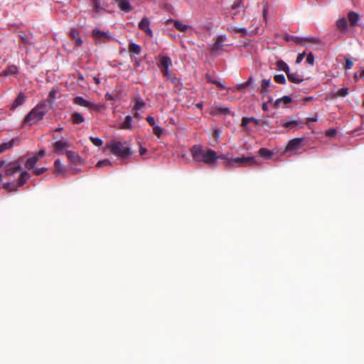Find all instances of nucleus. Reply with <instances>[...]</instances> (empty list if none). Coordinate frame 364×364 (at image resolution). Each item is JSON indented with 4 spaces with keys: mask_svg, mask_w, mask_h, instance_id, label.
<instances>
[{
    "mask_svg": "<svg viewBox=\"0 0 364 364\" xmlns=\"http://www.w3.org/2000/svg\"><path fill=\"white\" fill-rule=\"evenodd\" d=\"M257 164L255 157H237L228 161L229 166H241L247 165Z\"/></svg>",
    "mask_w": 364,
    "mask_h": 364,
    "instance_id": "obj_5",
    "label": "nucleus"
},
{
    "mask_svg": "<svg viewBox=\"0 0 364 364\" xmlns=\"http://www.w3.org/2000/svg\"><path fill=\"white\" fill-rule=\"evenodd\" d=\"M287 77L289 81L294 83H300L303 82L304 79L301 75H299L297 72L291 73L290 70L287 74Z\"/></svg>",
    "mask_w": 364,
    "mask_h": 364,
    "instance_id": "obj_13",
    "label": "nucleus"
},
{
    "mask_svg": "<svg viewBox=\"0 0 364 364\" xmlns=\"http://www.w3.org/2000/svg\"><path fill=\"white\" fill-rule=\"evenodd\" d=\"M293 40L297 44H299V45H301V46H305L306 45V43L304 42V38L294 37L293 38Z\"/></svg>",
    "mask_w": 364,
    "mask_h": 364,
    "instance_id": "obj_49",
    "label": "nucleus"
},
{
    "mask_svg": "<svg viewBox=\"0 0 364 364\" xmlns=\"http://www.w3.org/2000/svg\"><path fill=\"white\" fill-rule=\"evenodd\" d=\"M193 159L196 162L213 164L218 159L216 152L210 149H203L201 146H193L191 149Z\"/></svg>",
    "mask_w": 364,
    "mask_h": 364,
    "instance_id": "obj_1",
    "label": "nucleus"
},
{
    "mask_svg": "<svg viewBox=\"0 0 364 364\" xmlns=\"http://www.w3.org/2000/svg\"><path fill=\"white\" fill-rule=\"evenodd\" d=\"M259 154L262 157L265 159H270L273 155V153L271 151L265 148H261L259 151Z\"/></svg>",
    "mask_w": 364,
    "mask_h": 364,
    "instance_id": "obj_34",
    "label": "nucleus"
},
{
    "mask_svg": "<svg viewBox=\"0 0 364 364\" xmlns=\"http://www.w3.org/2000/svg\"><path fill=\"white\" fill-rule=\"evenodd\" d=\"M106 148L109 149L112 154L122 159L128 158L131 155V150L126 142L112 141L107 145Z\"/></svg>",
    "mask_w": 364,
    "mask_h": 364,
    "instance_id": "obj_3",
    "label": "nucleus"
},
{
    "mask_svg": "<svg viewBox=\"0 0 364 364\" xmlns=\"http://www.w3.org/2000/svg\"><path fill=\"white\" fill-rule=\"evenodd\" d=\"M3 187L8 190L9 191H16L17 188V186L14 183H6L4 184Z\"/></svg>",
    "mask_w": 364,
    "mask_h": 364,
    "instance_id": "obj_41",
    "label": "nucleus"
},
{
    "mask_svg": "<svg viewBox=\"0 0 364 364\" xmlns=\"http://www.w3.org/2000/svg\"><path fill=\"white\" fill-rule=\"evenodd\" d=\"M291 102V99L288 96H284L280 99H278L275 102V106L278 107L280 103H284V105L289 104Z\"/></svg>",
    "mask_w": 364,
    "mask_h": 364,
    "instance_id": "obj_38",
    "label": "nucleus"
},
{
    "mask_svg": "<svg viewBox=\"0 0 364 364\" xmlns=\"http://www.w3.org/2000/svg\"><path fill=\"white\" fill-rule=\"evenodd\" d=\"M145 107V102L140 97H136L134 101V105L133 107V111H140L142 110Z\"/></svg>",
    "mask_w": 364,
    "mask_h": 364,
    "instance_id": "obj_21",
    "label": "nucleus"
},
{
    "mask_svg": "<svg viewBox=\"0 0 364 364\" xmlns=\"http://www.w3.org/2000/svg\"><path fill=\"white\" fill-rule=\"evenodd\" d=\"M262 109L264 110V111L267 110V109H268L267 105L265 102L262 104Z\"/></svg>",
    "mask_w": 364,
    "mask_h": 364,
    "instance_id": "obj_64",
    "label": "nucleus"
},
{
    "mask_svg": "<svg viewBox=\"0 0 364 364\" xmlns=\"http://www.w3.org/2000/svg\"><path fill=\"white\" fill-rule=\"evenodd\" d=\"M90 139L92 144L96 146H100L103 144L102 140L98 137L90 136Z\"/></svg>",
    "mask_w": 364,
    "mask_h": 364,
    "instance_id": "obj_40",
    "label": "nucleus"
},
{
    "mask_svg": "<svg viewBox=\"0 0 364 364\" xmlns=\"http://www.w3.org/2000/svg\"><path fill=\"white\" fill-rule=\"evenodd\" d=\"M353 63L350 59H349V58L346 59L345 67L346 69H350L353 67Z\"/></svg>",
    "mask_w": 364,
    "mask_h": 364,
    "instance_id": "obj_52",
    "label": "nucleus"
},
{
    "mask_svg": "<svg viewBox=\"0 0 364 364\" xmlns=\"http://www.w3.org/2000/svg\"><path fill=\"white\" fill-rule=\"evenodd\" d=\"M70 37L75 41V46H80L82 43V40L80 36L79 32L75 29H72L70 32Z\"/></svg>",
    "mask_w": 364,
    "mask_h": 364,
    "instance_id": "obj_19",
    "label": "nucleus"
},
{
    "mask_svg": "<svg viewBox=\"0 0 364 364\" xmlns=\"http://www.w3.org/2000/svg\"><path fill=\"white\" fill-rule=\"evenodd\" d=\"M18 68L15 65L9 66L5 70H4L0 75L1 76H9L17 73Z\"/></svg>",
    "mask_w": 364,
    "mask_h": 364,
    "instance_id": "obj_23",
    "label": "nucleus"
},
{
    "mask_svg": "<svg viewBox=\"0 0 364 364\" xmlns=\"http://www.w3.org/2000/svg\"><path fill=\"white\" fill-rule=\"evenodd\" d=\"M146 120L149 122V124L151 126H155V120L153 117L149 116L146 117Z\"/></svg>",
    "mask_w": 364,
    "mask_h": 364,
    "instance_id": "obj_57",
    "label": "nucleus"
},
{
    "mask_svg": "<svg viewBox=\"0 0 364 364\" xmlns=\"http://www.w3.org/2000/svg\"><path fill=\"white\" fill-rule=\"evenodd\" d=\"M306 62L311 65H313L314 63V57L311 53H309L306 56Z\"/></svg>",
    "mask_w": 364,
    "mask_h": 364,
    "instance_id": "obj_48",
    "label": "nucleus"
},
{
    "mask_svg": "<svg viewBox=\"0 0 364 364\" xmlns=\"http://www.w3.org/2000/svg\"><path fill=\"white\" fill-rule=\"evenodd\" d=\"M242 1L241 0H237L235 1L233 4L232 5V9L235 10L238 9L241 5Z\"/></svg>",
    "mask_w": 364,
    "mask_h": 364,
    "instance_id": "obj_53",
    "label": "nucleus"
},
{
    "mask_svg": "<svg viewBox=\"0 0 364 364\" xmlns=\"http://www.w3.org/2000/svg\"><path fill=\"white\" fill-rule=\"evenodd\" d=\"M56 90L53 89L48 95V101L50 104L53 103L55 99Z\"/></svg>",
    "mask_w": 364,
    "mask_h": 364,
    "instance_id": "obj_42",
    "label": "nucleus"
},
{
    "mask_svg": "<svg viewBox=\"0 0 364 364\" xmlns=\"http://www.w3.org/2000/svg\"><path fill=\"white\" fill-rule=\"evenodd\" d=\"M302 141V138H295L290 140L288 142L283 154L287 155V156H291L296 154L301 146Z\"/></svg>",
    "mask_w": 364,
    "mask_h": 364,
    "instance_id": "obj_4",
    "label": "nucleus"
},
{
    "mask_svg": "<svg viewBox=\"0 0 364 364\" xmlns=\"http://www.w3.org/2000/svg\"><path fill=\"white\" fill-rule=\"evenodd\" d=\"M48 111V109L45 102L38 104L27 114L24 119V124H27L30 126L36 124L44 117Z\"/></svg>",
    "mask_w": 364,
    "mask_h": 364,
    "instance_id": "obj_2",
    "label": "nucleus"
},
{
    "mask_svg": "<svg viewBox=\"0 0 364 364\" xmlns=\"http://www.w3.org/2000/svg\"><path fill=\"white\" fill-rule=\"evenodd\" d=\"M169 22L173 23L174 27L181 32H186L189 28V26L185 25L178 20L171 19Z\"/></svg>",
    "mask_w": 364,
    "mask_h": 364,
    "instance_id": "obj_18",
    "label": "nucleus"
},
{
    "mask_svg": "<svg viewBox=\"0 0 364 364\" xmlns=\"http://www.w3.org/2000/svg\"><path fill=\"white\" fill-rule=\"evenodd\" d=\"M147 150L146 149L142 147V146H140L139 148V154L141 156H143L144 154H145L146 153Z\"/></svg>",
    "mask_w": 364,
    "mask_h": 364,
    "instance_id": "obj_60",
    "label": "nucleus"
},
{
    "mask_svg": "<svg viewBox=\"0 0 364 364\" xmlns=\"http://www.w3.org/2000/svg\"><path fill=\"white\" fill-rule=\"evenodd\" d=\"M48 170V168L46 167H42V168H36L35 171H34V173L37 176H39L41 174H42L43 173H44L45 171H46Z\"/></svg>",
    "mask_w": 364,
    "mask_h": 364,
    "instance_id": "obj_50",
    "label": "nucleus"
},
{
    "mask_svg": "<svg viewBox=\"0 0 364 364\" xmlns=\"http://www.w3.org/2000/svg\"><path fill=\"white\" fill-rule=\"evenodd\" d=\"M250 122H253L255 124H258L259 122V120L256 119V118H255V117H244L242 118L241 125L242 127H245L246 129H247V124Z\"/></svg>",
    "mask_w": 364,
    "mask_h": 364,
    "instance_id": "obj_28",
    "label": "nucleus"
},
{
    "mask_svg": "<svg viewBox=\"0 0 364 364\" xmlns=\"http://www.w3.org/2000/svg\"><path fill=\"white\" fill-rule=\"evenodd\" d=\"M304 42L305 43L306 42L311 43H319L320 41L318 38L316 37H309V38H304Z\"/></svg>",
    "mask_w": 364,
    "mask_h": 364,
    "instance_id": "obj_45",
    "label": "nucleus"
},
{
    "mask_svg": "<svg viewBox=\"0 0 364 364\" xmlns=\"http://www.w3.org/2000/svg\"><path fill=\"white\" fill-rule=\"evenodd\" d=\"M274 80L281 84H284L286 82L285 77L283 75H277L274 76Z\"/></svg>",
    "mask_w": 364,
    "mask_h": 364,
    "instance_id": "obj_44",
    "label": "nucleus"
},
{
    "mask_svg": "<svg viewBox=\"0 0 364 364\" xmlns=\"http://www.w3.org/2000/svg\"><path fill=\"white\" fill-rule=\"evenodd\" d=\"M212 112L215 114H227L230 113V111L228 107H222L215 106V107H213Z\"/></svg>",
    "mask_w": 364,
    "mask_h": 364,
    "instance_id": "obj_29",
    "label": "nucleus"
},
{
    "mask_svg": "<svg viewBox=\"0 0 364 364\" xmlns=\"http://www.w3.org/2000/svg\"><path fill=\"white\" fill-rule=\"evenodd\" d=\"M229 30L234 33H240L241 36H246L248 35L247 31L245 28H240L237 26H231Z\"/></svg>",
    "mask_w": 364,
    "mask_h": 364,
    "instance_id": "obj_27",
    "label": "nucleus"
},
{
    "mask_svg": "<svg viewBox=\"0 0 364 364\" xmlns=\"http://www.w3.org/2000/svg\"><path fill=\"white\" fill-rule=\"evenodd\" d=\"M21 169L20 164L18 161H14L6 166L5 173L6 176H10L16 172H19Z\"/></svg>",
    "mask_w": 364,
    "mask_h": 364,
    "instance_id": "obj_6",
    "label": "nucleus"
},
{
    "mask_svg": "<svg viewBox=\"0 0 364 364\" xmlns=\"http://www.w3.org/2000/svg\"><path fill=\"white\" fill-rule=\"evenodd\" d=\"M29 178V173L26 171H23L19 179V186H23Z\"/></svg>",
    "mask_w": 364,
    "mask_h": 364,
    "instance_id": "obj_37",
    "label": "nucleus"
},
{
    "mask_svg": "<svg viewBox=\"0 0 364 364\" xmlns=\"http://www.w3.org/2000/svg\"><path fill=\"white\" fill-rule=\"evenodd\" d=\"M171 60L168 56H161L160 58V65L161 68H169L171 66Z\"/></svg>",
    "mask_w": 364,
    "mask_h": 364,
    "instance_id": "obj_24",
    "label": "nucleus"
},
{
    "mask_svg": "<svg viewBox=\"0 0 364 364\" xmlns=\"http://www.w3.org/2000/svg\"><path fill=\"white\" fill-rule=\"evenodd\" d=\"M251 81H252V77H250L249 80H248L247 82H244V83H242V84H240V85H238L237 86V89L238 90H243V89L246 88L247 86H249V85H250Z\"/></svg>",
    "mask_w": 364,
    "mask_h": 364,
    "instance_id": "obj_43",
    "label": "nucleus"
},
{
    "mask_svg": "<svg viewBox=\"0 0 364 364\" xmlns=\"http://www.w3.org/2000/svg\"><path fill=\"white\" fill-rule=\"evenodd\" d=\"M19 36H20L21 41L24 43L31 44L33 43L32 42V36L31 35L26 34V33H21Z\"/></svg>",
    "mask_w": 364,
    "mask_h": 364,
    "instance_id": "obj_36",
    "label": "nucleus"
},
{
    "mask_svg": "<svg viewBox=\"0 0 364 364\" xmlns=\"http://www.w3.org/2000/svg\"><path fill=\"white\" fill-rule=\"evenodd\" d=\"M360 15L355 11H350L348 13V19L350 23L352 26H355L358 25V21H360Z\"/></svg>",
    "mask_w": 364,
    "mask_h": 364,
    "instance_id": "obj_16",
    "label": "nucleus"
},
{
    "mask_svg": "<svg viewBox=\"0 0 364 364\" xmlns=\"http://www.w3.org/2000/svg\"><path fill=\"white\" fill-rule=\"evenodd\" d=\"M149 21L147 18H143L139 23V28L146 33L149 36H152L153 32L149 27Z\"/></svg>",
    "mask_w": 364,
    "mask_h": 364,
    "instance_id": "obj_11",
    "label": "nucleus"
},
{
    "mask_svg": "<svg viewBox=\"0 0 364 364\" xmlns=\"http://www.w3.org/2000/svg\"><path fill=\"white\" fill-rule=\"evenodd\" d=\"M38 160H39V156L35 155V156L29 158L26 161L25 166L28 169H32L34 168L36 164L38 162Z\"/></svg>",
    "mask_w": 364,
    "mask_h": 364,
    "instance_id": "obj_22",
    "label": "nucleus"
},
{
    "mask_svg": "<svg viewBox=\"0 0 364 364\" xmlns=\"http://www.w3.org/2000/svg\"><path fill=\"white\" fill-rule=\"evenodd\" d=\"M223 42L224 38L222 36L218 37L216 39L215 43L211 46V53L213 55H218L219 53V51L222 50L223 47Z\"/></svg>",
    "mask_w": 364,
    "mask_h": 364,
    "instance_id": "obj_10",
    "label": "nucleus"
},
{
    "mask_svg": "<svg viewBox=\"0 0 364 364\" xmlns=\"http://www.w3.org/2000/svg\"><path fill=\"white\" fill-rule=\"evenodd\" d=\"M105 98L107 100H112L114 99L113 96L109 93H107L105 95Z\"/></svg>",
    "mask_w": 364,
    "mask_h": 364,
    "instance_id": "obj_62",
    "label": "nucleus"
},
{
    "mask_svg": "<svg viewBox=\"0 0 364 364\" xmlns=\"http://www.w3.org/2000/svg\"><path fill=\"white\" fill-rule=\"evenodd\" d=\"M214 84H215L220 90H223L225 88V85L220 81L216 80V82H215Z\"/></svg>",
    "mask_w": 364,
    "mask_h": 364,
    "instance_id": "obj_58",
    "label": "nucleus"
},
{
    "mask_svg": "<svg viewBox=\"0 0 364 364\" xmlns=\"http://www.w3.org/2000/svg\"><path fill=\"white\" fill-rule=\"evenodd\" d=\"M271 85L270 79H264L261 83V93L267 94L269 92L268 87Z\"/></svg>",
    "mask_w": 364,
    "mask_h": 364,
    "instance_id": "obj_26",
    "label": "nucleus"
},
{
    "mask_svg": "<svg viewBox=\"0 0 364 364\" xmlns=\"http://www.w3.org/2000/svg\"><path fill=\"white\" fill-rule=\"evenodd\" d=\"M70 146L68 140L58 141L53 144L54 150L58 154H62V151Z\"/></svg>",
    "mask_w": 364,
    "mask_h": 364,
    "instance_id": "obj_9",
    "label": "nucleus"
},
{
    "mask_svg": "<svg viewBox=\"0 0 364 364\" xmlns=\"http://www.w3.org/2000/svg\"><path fill=\"white\" fill-rule=\"evenodd\" d=\"M205 79L207 80V82H210V83H215L216 82V80H215L213 77H211L210 75L207 74L205 75Z\"/></svg>",
    "mask_w": 364,
    "mask_h": 364,
    "instance_id": "obj_55",
    "label": "nucleus"
},
{
    "mask_svg": "<svg viewBox=\"0 0 364 364\" xmlns=\"http://www.w3.org/2000/svg\"><path fill=\"white\" fill-rule=\"evenodd\" d=\"M336 26L342 32H347L348 26L347 19L346 18H341L338 19L336 21Z\"/></svg>",
    "mask_w": 364,
    "mask_h": 364,
    "instance_id": "obj_17",
    "label": "nucleus"
},
{
    "mask_svg": "<svg viewBox=\"0 0 364 364\" xmlns=\"http://www.w3.org/2000/svg\"><path fill=\"white\" fill-rule=\"evenodd\" d=\"M92 37L97 40L99 42H105L107 38H109L110 36L105 32L102 31L97 28L92 31Z\"/></svg>",
    "mask_w": 364,
    "mask_h": 364,
    "instance_id": "obj_8",
    "label": "nucleus"
},
{
    "mask_svg": "<svg viewBox=\"0 0 364 364\" xmlns=\"http://www.w3.org/2000/svg\"><path fill=\"white\" fill-rule=\"evenodd\" d=\"M162 70V73H164V75L166 76V77L169 80H173L172 77H171V73L168 70V68H161Z\"/></svg>",
    "mask_w": 364,
    "mask_h": 364,
    "instance_id": "obj_51",
    "label": "nucleus"
},
{
    "mask_svg": "<svg viewBox=\"0 0 364 364\" xmlns=\"http://www.w3.org/2000/svg\"><path fill=\"white\" fill-rule=\"evenodd\" d=\"M305 55H306L305 52H303L302 53L299 54L296 58V63H300L303 60Z\"/></svg>",
    "mask_w": 364,
    "mask_h": 364,
    "instance_id": "obj_54",
    "label": "nucleus"
},
{
    "mask_svg": "<svg viewBox=\"0 0 364 364\" xmlns=\"http://www.w3.org/2000/svg\"><path fill=\"white\" fill-rule=\"evenodd\" d=\"M277 68L279 70L284 71L287 74L289 71L288 65L283 60H279L277 62Z\"/></svg>",
    "mask_w": 364,
    "mask_h": 364,
    "instance_id": "obj_32",
    "label": "nucleus"
},
{
    "mask_svg": "<svg viewBox=\"0 0 364 364\" xmlns=\"http://www.w3.org/2000/svg\"><path fill=\"white\" fill-rule=\"evenodd\" d=\"M103 166H112V163L109 160L105 159V160L99 161L96 165V166H97V167H102Z\"/></svg>",
    "mask_w": 364,
    "mask_h": 364,
    "instance_id": "obj_46",
    "label": "nucleus"
},
{
    "mask_svg": "<svg viewBox=\"0 0 364 364\" xmlns=\"http://www.w3.org/2000/svg\"><path fill=\"white\" fill-rule=\"evenodd\" d=\"M267 8H264L263 10V16H264V19L267 18Z\"/></svg>",
    "mask_w": 364,
    "mask_h": 364,
    "instance_id": "obj_63",
    "label": "nucleus"
},
{
    "mask_svg": "<svg viewBox=\"0 0 364 364\" xmlns=\"http://www.w3.org/2000/svg\"><path fill=\"white\" fill-rule=\"evenodd\" d=\"M120 9L124 12H129L132 11V6L129 4V0H116Z\"/></svg>",
    "mask_w": 364,
    "mask_h": 364,
    "instance_id": "obj_15",
    "label": "nucleus"
},
{
    "mask_svg": "<svg viewBox=\"0 0 364 364\" xmlns=\"http://www.w3.org/2000/svg\"><path fill=\"white\" fill-rule=\"evenodd\" d=\"M45 154H46L45 150L42 149V150L39 151V152L38 153V154L36 156H39V159H40L41 158L44 156Z\"/></svg>",
    "mask_w": 364,
    "mask_h": 364,
    "instance_id": "obj_61",
    "label": "nucleus"
},
{
    "mask_svg": "<svg viewBox=\"0 0 364 364\" xmlns=\"http://www.w3.org/2000/svg\"><path fill=\"white\" fill-rule=\"evenodd\" d=\"M66 156L68 159L73 163H77L80 160L79 156L73 151H67Z\"/></svg>",
    "mask_w": 364,
    "mask_h": 364,
    "instance_id": "obj_30",
    "label": "nucleus"
},
{
    "mask_svg": "<svg viewBox=\"0 0 364 364\" xmlns=\"http://www.w3.org/2000/svg\"><path fill=\"white\" fill-rule=\"evenodd\" d=\"M72 121L74 124H81L84 122V117L78 112H75L71 116Z\"/></svg>",
    "mask_w": 364,
    "mask_h": 364,
    "instance_id": "obj_31",
    "label": "nucleus"
},
{
    "mask_svg": "<svg viewBox=\"0 0 364 364\" xmlns=\"http://www.w3.org/2000/svg\"><path fill=\"white\" fill-rule=\"evenodd\" d=\"M26 99V95L23 92H20L13 103L11 104L10 109L12 110L15 109L17 107L23 105Z\"/></svg>",
    "mask_w": 364,
    "mask_h": 364,
    "instance_id": "obj_12",
    "label": "nucleus"
},
{
    "mask_svg": "<svg viewBox=\"0 0 364 364\" xmlns=\"http://www.w3.org/2000/svg\"><path fill=\"white\" fill-rule=\"evenodd\" d=\"M128 50L131 54L139 55L141 51V48L136 43L132 42L129 43Z\"/></svg>",
    "mask_w": 364,
    "mask_h": 364,
    "instance_id": "obj_20",
    "label": "nucleus"
},
{
    "mask_svg": "<svg viewBox=\"0 0 364 364\" xmlns=\"http://www.w3.org/2000/svg\"><path fill=\"white\" fill-rule=\"evenodd\" d=\"M280 126L287 128V129H291L294 125L299 124V122L296 120H291V121H285V120H280L278 122Z\"/></svg>",
    "mask_w": 364,
    "mask_h": 364,
    "instance_id": "obj_25",
    "label": "nucleus"
},
{
    "mask_svg": "<svg viewBox=\"0 0 364 364\" xmlns=\"http://www.w3.org/2000/svg\"><path fill=\"white\" fill-rule=\"evenodd\" d=\"M14 145V140H11L8 142L0 144V153L5 151L7 149H11Z\"/></svg>",
    "mask_w": 364,
    "mask_h": 364,
    "instance_id": "obj_35",
    "label": "nucleus"
},
{
    "mask_svg": "<svg viewBox=\"0 0 364 364\" xmlns=\"http://www.w3.org/2000/svg\"><path fill=\"white\" fill-rule=\"evenodd\" d=\"M153 131L154 133L159 137L163 132V129L159 126H154Z\"/></svg>",
    "mask_w": 364,
    "mask_h": 364,
    "instance_id": "obj_47",
    "label": "nucleus"
},
{
    "mask_svg": "<svg viewBox=\"0 0 364 364\" xmlns=\"http://www.w3.org/2000/svg\"><path fill=\"white\" fill-rule=\"evenodd\" d=\"M55 173L58 176H63L66 172V168L62 164L60 159H57L54 163Z\"/></svg>",
    "mask_w": 364,
    "mask_h": 364,
    "instance_id": "obj_14",
    "label": "nucleus"
},
{
    "mask_svg": "<svg viewBox=\"0 0 364 364\" xmlns=\"http://www.w3.org/2000/svg\"><path fill=\"white\" fill-rule=\"evenodd\" d=\"M218 159H223L225 161V164L228 166V160H230L231 158H229L227 155H224V154H222V155H220V156H217Z\"/></svg>",
    "mask_w": 364,
    "mask_h": 364,
    "instance_id": "obj_56",
    "label": "nucleus"
},
{
    "mask_svg": "<svg viewBox=\"0 0 364 364\" xmlns=\"http://www.w3.org/2000/svg\"><path fill=\"white\" fill-rule=\"evenodd\" d=\"M74 103L82 107H89L92 109H96L97 108V105L85 100L82 97H76L74 99Z\"/></svg>",
    "mask_w": 364,
    "mask_h": 364,
    "instance_id": "obj_7",
    "label": "nucleus"
},
{
    "mask_svg": "<svg viewBox=\"0 0 364 364\" xmlns=\"http://www.w3.org/2000/svg\"><path fill=\"white\" fill-rule=\"evenodd\" d=\"M132 119L131 116H127L124 122L121 125V129H132Z\"/></svg>",
    "mask_w": 364,
    "mask_h": 364,
    "instance_id": "obj_33",
    "label": "nucleus"
},
{
    "mask_svg": "<svg viewBox=\"0 0 364 364\" xmlns=\"http://www.w3.org/2000/svg\"><path fill=\"white\" fill-rule=\"evenodd\" d=\"M221 132L219 129H215L213 132V136L215 138L218 139L220 134Z\"/></svg>",
    "mask_w": 364,
    "mask_h": 364,
    "instance_id": "obj_59",
    "label": "nucleus"
},
{
    "mask_svg": "<svg viewBox=\"0 0 364 364\" xmlns=\"http://www.w3.org/2000/svg\"><path fill=\"white\" fill-rule=\"evenodd\" d=\"M348 94V90L346 87H343L338 90L336 94V97H345Z\"/></svg>",
    "mask_w": 364,
    "mask_h": 364,
    "instance_id": "obj_39",
    "label": "nucleus"
}]
</instances>
